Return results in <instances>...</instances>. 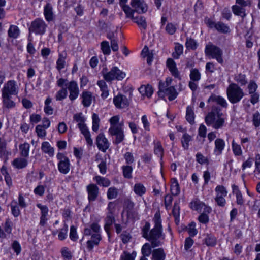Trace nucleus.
Masks as SVG:
<instances>
[{
    "label": "nucleus",
    "mask_w": 260,
    "mask_h": 260,
    "mask_svg": "<svg viewBox=\"0 0 260 260\" xmlns=\"http://www.w3.org/2000/svg\"><path fill=\"white\" fill-rule=\"evenodd\" d=\"M152 221L154 226L150 231L149 234H147V240L150 243V245L147 244V250L149 251L147 256L151 253V249L160 246L162 244L160 239L164 240L165 238V235L162 232V225L159 211H157L155 213Z\"/></svg>",
    "instance_id": "nucleus-1"
},
{
    "label": "nucleus",
    "mask_w": 260,
    "mask_h": 260,
    "mask_svg": "<svg viewBox=\"0 0 260 260\" xmlns=\"http://www.w3.org/2000/svg\"><path fill=\"white\" fill-rule=\"evenodd\" d=\"M223 113L221 109L216 106L212 107L211 111L206 116L205 121L208 126H211L216 129L223 127L225 123V119L222 117Z\"/></svg>",
    "instance_id": "nucleus-2"
},
{
    "label": "nucleus",
    "mask_w": 260,
    "mask_h": 260,
    "mask_svg": "<svg viewBox=\"0 0 260 260\" xmlns=\"http://www.w3.org/2000/svg\"><path fill=\"white\" fill-rule=\"evenodd\" d=\"M226 94L228 100L233 104L239 102L245 95L243 89L238 84L234 83L228 87Z\"/></svg>",
    "instance_id": "nucleus-3"
},
{
    "label": "nucleus",
    "mask_w": 260,
    "mask_h": 260,
    "mask_svg": "<svg viewBox=\"0 0 260 260\" xmlns=\"http://www.w3.org/2000/svg\"><path fill=\"white\" fill-rule=\"evenodd\" d=\"M104 79L108 82H111L114 80H122L125 77V73L117 67H113L108 71L107 68H104L101 71Z\"/></svg>",
    "instance_id": "nucleus-4"
},
{
    "label": "nucleus",
    "mask_w": 260,
    "mask_h": 260,
    "mask_svg": "<svg viewBox=\"0 0 260 260\" xmlns=\"http://www.w3.org/2000/svg\"><path fill=\"white\" fill-rule=\"evenodd\" d=\"M205 53L209 58L216 59L218 63L220 64L223 63L222 49L212 43L209 42L206 45Z\"/></svg>",
    "instance_id": "nucleus-5"
},
{
    "label": "nucleus",
    "mask_w": 260,
    "mask_h": 260,
    "mask_svg": "<svg viewBox=\"0 0 260 260\" xmlns=\"http://www.w3.org/2000/svg\"><path fill=\"white\" fill-rule=\"evenodd\" d=\"M47 26V24L43 19L36 18L31 22L28 29L29 33L42 36L45 33Z\"/></svg>",
    "instance_id": "nucleus-6"
},
{
    "label": "nucleus",
    "mask_w": 260,
    "mask_h": 260,
    "mask_svg": "<svg viewBox=\"0 0 260 260\" xmlns=\"http://www.w3.org/2000/svg\"><path fill=\"white\" fill-rule=\"evenodd\" d=\"M19 87L15 80H11L6 83L2 89V95L12 96L18 93Z\"/></svg>",
    "instance_id": "nucleus-7"
},
{
    "label": "nucleus",
    "mask_w": 260,
    "mask_h": 260,
    "mask_svg": "<svg viewBox=\"0 0 260 260\" xmlns=\"http://www.w3.org/2000/svg\"><path fill=\"white\" fill-rule=\"evenodd\" d=\"M56 158L59 160L58 169L59 171L63 174H68L70 171V161L69 158L64 154L58 152Z\"/></svg>",
    "instance_id": "nucleus-8"
},
{
    "label": "nucleus",
    "mask_w": 260,
    "mask_h": 260,
    "mask_svg": "<svg viewBox=\"0 0 260 260\" xmlns=\"http://www.w3.org/2000/svg\"><path fill=\"white\" fill-rule=\"evenodd\" d=\"M216 197L215 201L217 205L223 207L226 204V200L225 198L227 196L228 191L225 187L223 185H217L215 189Z\"/></svg>",
    "instance_id": "nucleus-9"
},
{
    "label": "nucleus",
    "mask_w": 260,
    "mask_h": 260,
    "mask_svg": "<svg viewBox=\"0 0 260 260\" xmlns=\"http://www.w3.org/2000/svg\"><path fill=\"white\" fill-rule=\"evenodd\" d=\"M159 88V92H164L166 95L168 96V99L170 101L174 100L177 96L178 92L174 86H170L166 88L165 83L160 82Z\"/></svg>",
    "instance_id": "nucleus-10"
},
{
    "label": "nucleus",
    "mask_w": 260,
    "mask_h": 260,
    "mask_svg": "<svg viewBox=\"0 0 260 260\" xmlns=\"http://www.w3.org/2000/svg\"><path fill=\"white\" fill-rule=\"evenodd\" d=\"M108 132L110 135L116 136L115 139L113 141V143L116 145L120 143L124 139V132L122 127L116 126L110 127Z\"/></svg>",
    "instance_id": "nucleus-11"
},
{
    "label": "nucleus",
    "mask_w": 260,
    "mask_h": 260,
    "mask_svg": "<svg viewBox=\"0 0 260 260\" xmlns=\"http://www.w3.org/2000/svg\"><path fill=\"white\" fill-rule=\"evenodd\" d=\"M113 103L117 108L122 109L128 107L129 102L125 95L118 94L113 98Z\"/></svg>",
    "instance_id": "nucleus-12"
},
{
    "label": "nucleus",
    "mask_w": 260,
    "mask_h": 260,
    "mask_svg": "<svg viewBox=\"0 0 260 260\" xmlns=\"http://www.w3.org/2000/svg\"><path fill=\"white\" fill-rule=\"evenodd\" d=\"M69 91V98L72 101H74L76 99L79 94V90L77 83L75 81H72L68 83V85L67 88Z\"/></svg>",
    "instance_id": "nucleus-13"
},
{
    "label": "nucleus",
    "mask_w": 260,
    "mask_h": 260,
    "mask_svg": "<svg viewBox=\"0 0 260 260\" xmlns=\"http://www.w3.org/2000/svg\"><path fill=\"white\" fill-rule=\"evenodd\" d=\"M97 146L100 150L105 152L109 148L110 144L103 133L98 135L96 139Z\"/></svg>",
    "instance_id": "nucleus-14"
},
{
    "label": "nucleus",
    "mask_w": 260,
    "mask_h": 260,
    "mask_svg": "<svg viewBox=\"0 0 260 260\" xmlns=\"http://www.w3.org/2000/svg\"><path fill=\"white\" fill-rule=\"evenodd\" d=\"M11 154L7 149V142L6 140L3 137H0V158L6 161L8 160L9 155Z\"/></svg>",
    "instance_id": "nucleus-15"
},
{
    "label": "nucleus",
    "mask_w": 260,
    "mask_h": 260,
    "mask_svg": "<svg viewBox=\"0 0 260 260\" xmlns=\"http://www.w3.org/2000/svg\"><path fill=\"white\" fill-rule=\"evenodd\" d=\"M86 189L89 202L95 201L99 194V188L97 185L94 184H90L87 186Z\"/></svg>",
    "instance_id": "nucleus-16"
},
{
    "label": "nucleus",
    "mask_w": 260,
    "mask_h": 260,
    "mask_svg": "<svg viewBox=\"0 0 260 260\" xmlns=\"http://www.w3.org/2000/svg\"><path fill=\"white\" fill-rule=\"evenodd\" d=\"M133 19L134 20V22L137 24L140 28L141 32L143 34L142 39L144 40L145 38V30L146 28V18L143 16H139L134 17V18Z\"/></svg>",
    "instance_id": "nucleus-17"
},
{
    "label": "nucleus",
    "mask_w": 260,
    "mask_h": 260,
    "mask_svg": "<svg viewBox=\"0 0 260 260\" xmlns=\"http://www.w3.org/2000/svg\"><path fill=\"white\" fill-rule=\"evenodd\" d=\"M78 126L80 129L81 133L84 135L86 142L89 146H92L93 144V141L91 138V135L89 131L88 130L86 125L84 124H78Z\"/></svg>",
    "instance_id": "nucleus-18"
},
{
    "label": "nucleus",
    "mask_w": 260,
    "mask_h": 260,
    "mask_svg": "<svg viewBox=\"0 0 260 260\" xmlns=\"http://www.w3.org/2000/svg\"><path fill=\"white\" fill-rule=\"evenodd\" d=\"M3 109L4 110L14 108L16 106L12 96L2 95Z\"/></svg>",
    "instance_id": "nucleus-19"
},
{
    "label": "nucleus",
    "mask_w": 260,
    "mask_h": 260,
    "mask_svg": "<svg viewBox=\"0 0 260 260\" xmlns=\"http://www.w3.org/2000/svg\"><path fill=\"white\" fill-rule=\"evenodd\" d=\"M167 66L168 68L172 75L175 78L181 79V77L179 75L178 70L176 67V64L175 61L172 58H168L167 60Z\"/></svg>",
    "instance_id": "nucleus-20"
},
{
    "label": "nucleus",
    "mask_w": 260,
    "mask_h": 260,
    "mask_svg": "<svg viewBox=\"0 0 260 260\" xmlns=\"http://www.w3.org/2000/svg\"><path fill=\"white\" fill-rule=\"evenodd\" d=\"M210 102L216 103L217 104L224 108H226L228 106L227 102L223 97L215 94H212L209 97L208 100V103Z\"/></svg>",
    "instance_id": "nucleus-21"
},
{
    "label": "nucleus",
    "mask_w": 260,
    "mask_h": 260,
    "mask_svg": "<svg viewBox=\"0 0 260 260\" xmlns=\"http://www.w3.org/2000/svg\"><path fill=\"white\" fill-rule=\"evenodd\" d=\"M132 7L134 11L138 13H143L144 11V1L141 0H132L131 2Z\"/></svg>",
    "instance_id": "nucleus-22"
},
{
    "label": "nucleus",
    "mask_w": 260,
    "mask_h": 260,
    "mask_svg": "<svg viewBox=\"0 0 260 260\" xmlns=\"http://www.w3.org/2000/svg\"><path fill=\"white\" fill-rule=\"evenodd\" d=\"M67 53L65 51H63L58 55V58L56 61V69L58 71H60L65 67L66 59L67 58Z\"/></svg>",
    "instance_id": "nucleus-23"
},
{
    "label": "nucleus",
    "mask_w": 260,
    "mask_h": 260,
    "mask_svg": "<svg viewBox=\"0 0 260 260\" xmlns=\"http://www.w3.org/2000/svg\"><path fill=\"white\" fill-rule=\"evenodd\" d=\"M215 149L214 152L216 155H220L225 147L224 141L220 138H218L215 141Z\"/></svg>",
    "instance_id": "nucleus-24"
},
{
    "label": "nucleus",
    "mask_w": 260,
    "mask_h": 260,
    "mask_svg": "<svg viewBox=\"0 0 260 260\" xmlns=\"http://www.w3.org/2000/svg\"><path fill=\"white\" fill-rule=\"evenodd\" d=\"M41 150L45 154H47L50 157H53L54 155V149L47 141L42 142Z\"/></svg>",
    "instance_id": "nucleus-25"
},
{
    "label": "nucleus",
    "mask_w": 260,
    "mask_h": 260,
    "mask_svg": "<svg viewBox=\"0 0 260 260\" xmlns=\"http://www.w3.org/2000/svg\"><path fill=\"white\" fill-rule=\"evenodd\" d=\"M44 14L46 20L50 22L53 19V9L51 5L47 3L44 7Z\"/></svg>",
    "instance_id": "nucleus-26"
},
{
    "label": "nucleus",
    "mask_w": 260,
    "mask_h": 260,
    "mask_svg": "<svg viewBox=\"0 0 260 260\" xmlns=\"http://www.w3.org/2000/svg\"><path fill=\"white\" fill-rule=\"evenodd\" d=\"M152 260H165L166 254L162 248L154 249L152 251Z\"/></svg>",
    "instance_id": "nucleus-27"
},
{
    "label": "nucleus",
    "mask_w": 260,
    "mask_h": 260,
    "mask_svg": "<svg viewBox=\"0 0 260 260\" xmlns=\"http://www.w3.org/2000/svg\"><path fill=\"white\" fill-rule=\"evenodd\" d=\"M24 158H17L13 161L12 164L17 169H21L25 168L28 165V161Z\"/></svg>",
    "instance_id": "nucleus-28"
},
{
    "label": "nucleus",
    "mask_w": 260,
    "mask_h": 260,
    "mask_svg": "<svg viewBox=\"0 0 260 260\" xmlns=\"http://www.w3.org/2000/svg\"><path fill=\"white\" fill-rule=\"evenodd\" d=\"M82 103L85 107H89L92 101V94L89 91H84L82 94Z\"/></svg>",
    "instance_id": "nucleus-29"
},
{
    "label": "nucleus",
    "mask_w": 260,
    "mask_h": 260,
    "mask_svg": "<svg viewBox=\"0 0 260 260\" xmlns=\"http://www.w3.org/2000/svg\"><path fill=\"white\" fill-rule=\"evenodd\" d=\"M20 31L18 27L16 25H11L8 30V36L9 38L16 39L18 37Z\"/></svg>",
    "instance_id": "nucleus-30"
},
{
    "label": "nucleus",
    "mask_w": 260,
    "mask_h": 260,
    "mask_svg": "<svg viewBox=\"0 0 260 260\" xmlns=\"http://www.w3.org/2000/svg\"><path fill=\"white\" fill-rule=\"evenodd\" d=\"M194 113L193 110L190 106L186 108V119L191 125L194 123Z\"/></svg>",
    "instance_id": "nucleus-31"
},
{
    "label": "nucleus",
    "mask_w": 260,
    "mask_h": 260,
    "mask_svg": "<svg viewBox=\"0 0 260 260\" xmlns=\"http://www.w3.org/2000/svg\"><path fill=\"white\" fill-rule=\"evenodd\" d=\"M232 11L236 15L239 16L242 18H244L246 15L245 9L238 5H234L232 6Z\"/></svg>",
    "instance_id": "nucleus-32"
},
{
    "label": "nucleus",
    "mask_w": 260,
    "mask_h": 260,
    "mask_svg": "<svg viewBox=\"0 0 260 260\" xmlns=\"http://www.w3.org/2000/svg\"><path fill=\"white\" fill-rule=\"evenodd\" d=\"M134 191L137 195L142 196L146 192V188L141 183H137L134 186Z\"/></svg>",
    "instance_id": "nucleus-33"
},
{
    "label": "nucleus",
    "mask_w": 260,
    "mask_h": 260,
    "mask_svg": "<svg viewBox=\"0 0 260 260\" xmlns=\"http://www.w3.org/2000/svg\"><path fill=\"white\" fill-rule=\"evenodd\" d=\"M30 145L28 143H24L19 145L21 155L23 157H27L29 155Z\"/></svg>",
    "instance_id": "nucleus-34"
},
{
    "label": "nucleus",
    "mask_w": 260,
    "mask_h": 260,
    "mask_svg": "<svg viewBox=\"0 0 260 260\" xmlns=\"http://www.w3.org/2000/svg\"><path fill=\"white\" fill-rule=\"evenodd\" d=\"M105 221L104 229L106 232L108 233L110 226L115 222V218L113 215L107 214Z\"/></svg>",
    "instance_id": "nucleus-35"
},
{
    "label": "nucleus",
    "mask_w": 260,
    "mask_h": 260,
    "mask_svg": "<svg viewBox=\"0 0 260 260\" xmlns=\"http://www.w3.org/2000/svg\"><path fill=\"white\" fill-rule=\"evenodd\" d=\"M171 192L172 195L177 196L180 193V187L176 179H173V182L171 185Z\"/></svg>",
    "instance_id": "nucleus-36"
},
{
    "label": "nucleus",
    "mask_w": 260,
    "mask_h": 260,
    "mask_svg": "<svg viewBox=\"0 0 260 260\" xmlns=\"http://www.w3.org/2000/svg\"><path fill=\"white\" fill-rule=\"evenodd\" d=\"M204 243L208 246H214L216 244V238L211 234H208L203 240Z\"/></svg>",
    "instance_id": "nucleus-37"
},
{
    "label": "nucleus",
    "mask_w": 260,
    "mask_h": 260,
    "mask_svg": "<svg viewBox=\"0 0 260 260\" xmlns=\"http://www.w3.org/2000/svg\"><path fill=\"white\" fill-rule=\"evenodd\" d=\"M189 76L190 80L194 82H198L201 79V74L199 70L196 68L191 69Z\"/></svg>",
    "instance_id": "nucleus-38"
},
{
    "label": "nucleus",
    "mask_w": 260,
    "mask_h": 260,
    "mask_svg": "<svg viewBox=\"0 0 260 260\" xmlns=\"http://www.w3.org/2000/svg\"><path fill=\"white\" fill-rule=\"evenodd\" d=\"M94 180L99 185L104 187H108L110 184V181L109 179L99 176H95Z\"/></svg>",
    "instance_id": "nucleus-39"
},
{
    "label": "nucleus",
    "mask_w": 260,
    "mask_h": 260,
    "mask_svg": "<svg viewBox=\"0 0 260 260\" xmlns=\"http://www.w3.org/2000/svg\"><path fill=\"white\" fill-rule=\"evenodd\" d=\"M204 206H205V204L198 200H196L190 203L191 208L199 212L201 211V209Z\"/></svg>",
    "instance_id": "nucleus-40"
},
{
    "label": "nucleus",
    "mask_w": 260,
    "mask_h": 260,
    "mask_svg": "<svg viewBox=\"0 0 260 260\" xmlns=\"http://www.w3.org/2000/svg\"><path fill=\"white\" fill-rule=\"evenodd\" d=\"M172 214L175 218V221L176 223L178 224L179 222L180 207L178 203H174L172 210Z\"/></svg>",
    "instance_id": "nucleus-41"
},
{
    "label": "nucleus",
    "mask_w": 260,
    "mask_h": 260,
    "mask_svg": "<svg viewBox=\"0 0 260 260\" xmlns=\"http://www.w3.org/2000/svg\"><path fill=\"white\" fill-rule=\"evenodd\" d=\"M10 207L13 215L15 217L19 216L20 214V211L17 204V202L16 201H12L10 204Z\"/></svg>",
    "instance_id": "nucleus-42"
},
{
    "label": "nucleus",
    "mask_w": 260,
    "mask_h": 260,
    "mask_svg": "<svg viewBox=\"0 0 260 260\" xmlns=\"http://www.w3.org/2000/svg\"><path fill=\"white\" fill-rule=\"evenodd\" d=\"M191 141V137L187 133H185L181 139V143L182 147L186 150L189 147V142Z\"/></svg>",
    "instance_id": "nucleus-43"
},
{
    "label": "nucleus",
    "mask_w": 260,
    "mask_h": 260,
    "mask_svg": "<svg viewBox=\"0 0 260 260\" xmlns=\"http://www.w3.org/2000/svg\"><path fill=\"white\" fill-rule=\"evenodd\" d=\"M183 47L182 45L177 43L175 47V52L172 53V56L175 59L179 58L183 53Z\"/></svg>",
    "instance_id": "nucleus-44"
},
{
    "label": "nucleus",
    "mask_w": 260,
    "mask_h": 260,
    "mask_svg": "<svg viewBox=\"0 0 260 260\" xmlns=\"http://www.w3.org/2000/svg\"><path fill=\"white\" fill-rule=\"evenodd\" d=\"M154 151L155 154L162 158L164 154V149L159 141L154 142Z\"/></svg>",
    "instance_id": "nucleus-45"
},
{
    "label": "nucleus",
    "mask_w": 260,
    "mask_h": 260,
    "mask_svg": "<svg viewBox=\"0 0 260 260\" xmlns=\"http://www.w3.org/2000/svg\"><path fill=\"white\" fill-rule=\"evenodd\" d=\"M136 254L137 253L135 251H133L131 254L127 251H124L121 255L120 260H135Z\"/></svg>",
    "instance_id": "nucleus-46"
},
{
    "label": "nucleus",
    "mask_w": 260,
    "mask_h": 260,
    "mask_svg": "<svg viewBox=\"0 0 260 260\" xmlns=\"http://www.w3.org/2000/svg\"><path fill=\"white\" fill-rule=\"evenodd\" d=\"M215 28L222 33H227L229 31V27L221 22H218L215 25Z\"/></svg>",
    "instance_id": "nucleus-47"
},
{
    "label": "nucleus",
    "mask_w": 260,
    "mask_h": 260,
    "mask_svg": "<svg viewBox=\"0 0 260 260\" xmlns=\"http://www.w3.org/2000/svg\"><path fill=\"white\" fill-rule=\"evenodd\" d=\"M185 46L187 49L195 50L197 48L198 44L194 39L187 38L186 41Z\"/></svg>",
    "instance_id": "nucleus-48"
},
{
    "label": "nucleus",
    "mask_w": 260,
    "mask_h": 260,
    "mask_svg": "<svg viewBox=\"0 0 260 260\" xmlns=\"http://www.w3.org/2000/svg\"><path fill=\"white\" fill-rule=\"evenodd\" d=\"M101 50L105 55H109L111 52V50L109 46V42L107 41H103L101 43Z\"/></svg>",
    "instance_id": "nucleus-49"
},
{
    "label": "nucleus",
    "mask_w": 260,
    "mask_h": 260,
    "mask_svg": "<svg viewBox=\"0 0 260 260\" xmlns=\"http://www.w3.org/2000/svg\"><path fill=\"white\" fill-rule=\"evenodd\" d=\"M67 88H62L61 89L57 92L55 96L56 100L57 101H61L67 97Z\"/></svg>",
    "instance_id": "nucleus-50"
},
{
    "label": "nucleus",
    "mask_w": 260,
    "mask_h": 260,
    "mask_svg": "<svg viewBox=\"0 0 260 260\" xmlns=\"http://www.w3.org/2000/svg\"><path fill=\"white\" fill-rule=\"evenodd\" d=\"M92 129L94 132H96L99 128L100 118L98 114L94 113L92 116Z\"/></svg>",
    "instance_id": "nucleus-51"
},
{
    "label": "nucleus",
    "mask_w": 260,
    "mask_h": 260,
    "mask_svg": "<svg viewBox=\"0 0 260 260\" xmlns=\"http://www.w3.org/2000/svg\"><path fill=\"white\" fill-rule=\"evenodd\" d=\"M234 79L241 86L245 85L247 83V81L246 79V76L244 74H239L235 76Z\"/></svg>",
    "instance_id": "nucleus-52"
},
{
    "label": "nucleus",
    "mask_w": 260,
    "mask_h": 260,
    "mask_svg": "<svg viewBox=\"0 0 260 260\" xmlns=\"http://www.w3.org/2000/svg\"><path fill=\"white\" fill-rule=\"evenodd\" d=\"M123 11L126 14V16L131 18L132 19L134 18V13L135 12L134 10L131 9L128 5H123L122 8Z\"/></svg>",
    "instance_id": "nucleus-53"
},
{
    "label": "nucleus",
    "mask_w": 260,
    "mask_h": 260,
    "mask_svg": "<svg viewBox=\"0 0 260 260\" xmlns=\"http://www.w3.org/2000/svg\"><path fill=\"white\" fill-rule=\"evenodd\" d=\"M118 195V190L114 187H110L107 191V198L109 200L115 199Z\"/></svg>",
    "instance_id": "nucleus-54"
},
{
    "label": "nucleus",
    "mask_w": 260,
    "mask_h": 260,
    "mask_svg": "<svg viewBox=\"0 0 260 260\" xmlns=\"http://www.w3.org/2000/svg\"><path fill=\"white\" fill-rule=\"evenodd\" d=\"M68 231V226L67 225V224H64L63 228H62L60 230V232H59V234L58 235V239L60 240H61V241L67 238Z\"/></svg>",
    "instance_id": "nucleus-55"
},
{
    "label": "nucleus",
    "mask_w": 260,
    "mask_h": 260,
    "mask_svg": "<svg viewBox=\"0 0 260 260\" xmlns=\"http://www.w3.org/2000/svg\"><path fill=\"white\" fill-rule=\"evenodd\" d=\"M123 174L125 178H131L132 177V172L133 168L130 166H126L122 167Z\"/></svg>",
    "instance_id": "nucleus-56"
},
{
    "label": "nucleus",
    "mask_w": 260,
    "mask_h": 260,
    "mask_svg": "<svg viewBox=\"0 0 260 260\" xmlns=\"http://www.w3.org/2000/svg\"><path fill=\"white\" fill-rule=\"evenodd\" d=\"M252 121L256 128L260 126V113L258 111L253 114Z\"/></svg>",
    "instance_id": "nucleus-57"
},
{
    "label": "nucleus",
    "mask_w": 260,
    "mask_h": 260,
    "mask_svg": "<svg viewBox=\"0 0 260 260\" xmlns=\"http://www.w3.org/2000/svg\"><path fill=\"white\" fill-rule=\"evenodd\" d=\"M44 126L38 125L36 127V132L37 136L40 138H44L46 135V132Z\"/></svg>",
    "instance_id": "nucleus-58"
},
{
    "label": "nucleus",
    "mask_w": 260,
    "mask_h": 260,
    "mask_svg": "<svg viewBox=\"0 0 260 260\" xmlns=\"http://www.w3.org/2000/svg\"><path fill=\"white\" fill-rule=\"evenodd\" d=\"M70 238L73 241H76L78 239V237L77 234L76 228L74 225L70 227Z\"/></svg>",
    "instance_id": "nucleus-59"
},
{
    "label": "nucleus",
    "mask_w": 260,
    "mask_h": 260,
    "mask_svg": "<svg viewBox=\"0 0 260 260\" xmlns=\"http://www.w3.org/2000/svg\"><path fill=\"white\" fill-rule=\"evenodd\" d=\"M232 149L235 155L239 156L242 154L241 146L235 143L234 140L232 142Z\"/></svg>",
    "instance_id": "nucleus-60"
},
{
    "label": "nucleus",
    "mask_w": 260,
    "mask_h": 260,
    "mask_svg": "<svg viewBox=\"0 0 260 260\" xmlns=\"http://www.w3.org/2000/svg\"><path fill=\"white\" fill-rule=\"evenodd\" d=\"M119 120V118L118 116H114L112 117L110 119V123L111 124L110 127H113L114 126L118 127H122V124H117Z\"/></svg>",
    "instance_id": "nucleus-61"
},
{
    "label": "nucleus",
    "mask_w": 260,
    "mask_h": 260,
    "mask_svg": "<svg viewBox=\"0 0 260 260\" xmlns=\"http://www.w3.org/2000/svg\"><path fill=\"white\" fill-rule=\"evenodd\" d=\"M257 88V85L256 84V83L254 81L251 80L249 82L248 85L249 93L253 94V93L256 92L255 91H256Z\"/></svg>",
    "instance_id": "nucleus-62"
},
{
    "label": "nucleus",
    "mask_w": 260,
    "mask_h": 260,
    "mask_svg": "<svg viewBox=\"0 0 260 260\" xmlns=\"http://www.w3.org/2000/svg\"><path fill=\"white\" fill-rule=\"evenodd\" d=\"M122 242L124 244L127 243L132 238L130 234L126 231L123 232L120 236Z\"/></svg>",
    "instance_id": "nucleus-63"
},
{
    "label": "nucleus",
    "mask_w": 260,
    "mask_h": 260,
    "mask_svg": "<svg viewBox=\"0 0 260 260\" xmlns=\"http://www.w3.org/2000/svg\"><path fill=\"white\" fill-rule=\"evenodd\" d=\"M12 248L16 253V255H18L20 253L21 251V247L19 243L17 241L15 240L13 242L12 244Z\"/></svg>",
    "instance_id": "nucleus-64"
}]
</instances>
